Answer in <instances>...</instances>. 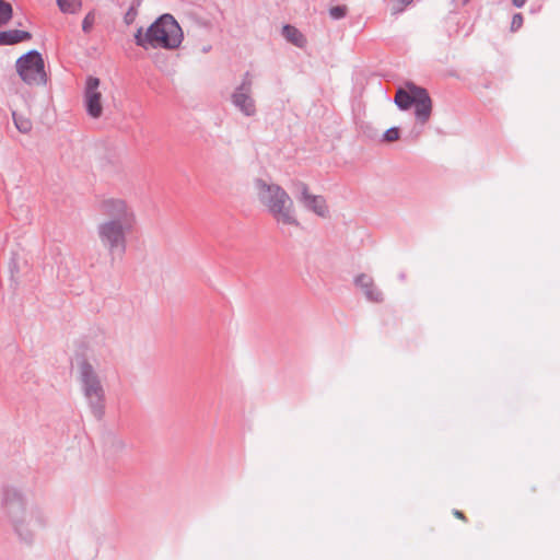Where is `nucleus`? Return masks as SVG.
<instances>
[{
  "label": "nucleus",
  "instance_id": "nucleus-1",
  "mask_svg": "<svg viewBox=\"0 0 560 560\" xmlns=\"http://www.w3.org/2000/svg\"><path fill=\"white\" fill-rule=\"evenodd\" d=\"M255 194L258 202L278 224L299 225L293 201L282 187L259 179L255 183Z\"/></svg>",
  "mask_w": 560,
  "mask_h": 560
},
{
  "label": "nucleus",
  "instance_id": "nucleus-2",
  "mask_svg": "<svg viewBox=\"0 0 560 560\" xmlns=\"http://www.w3.org/2000/svg\"><path fill=\"white\" fill-rule=\"evenodd\" d=\"M135 37L137 45L144 49H174L182 43L183 32L179 24L171 14H164L144 32L139 30Z\"/></svg>",
  "mask_w": 560,
  "mask_h": 560
},
{
  "label": "nucleus",
  "instance_id": "nucleus-3",
  "mask_svg": "<svg viewBox=\"0 0 560 560\" xmlns=\"http://www.w3.org/2000/svg\"><path fill=\"white\" fill-rule=\"evenodd\" d=\"M15 69L21 80L27 85H44L47 81L44 59L36 50H31L18 58Z\"/></svg>",
  "mask_w": 560,
  "mask_h": 560
},
{
  "label": "nucleus",
  "instance_id": "nucleus-4",
  "mask_svg": "<svg viewBox=\"0 0 560 560\" xmlns=\"http://www.w3.org/2000/svg\"><path fill=\"white\" fill-rule=\"evenodd\" d=\"M133 226H127L124 223H119L117 220H107L98 226V235L101 242L110 250H125L126 232L132 230Z\"/></svg>",
  "mask_w": 560,
  "mask_h": 560
},
{
  "label": "nucleus",
  "instance_id": "nucleus-5",
  "mask_svg": "<svg viewBox=\"0 0 560 560\" xmlns=\"http://www.w3.org/2000/svg\"><path fill=\"white\" fill-rule=\"evenodd\" d=\"M101 212L109 218V220H117L127 226H135L136 214L132 208L126 200L120 198H107L100 203Z\"/></svg>",
  "mask_w": 560,
  "mask_h": 560
},
{
  "label": "nucleus",
  "instance_id": "nucleus-6",
  "mask_svg": "<svg viewBox=\"0 0 560 560\" xmlns=\"http://www.w3.org/2000/svg\"><path fill=\"white\" fill-rule=\"evenodd\" d=\"M100 85V79L93 77L85 83L84 104L88 114L93 118H100L103 114V93Z\"/></svg>",
  "mask_w": 560,
  "mask_h": 560
},
{
  "label": "nucleus",
  "instance_id": "nucleus-7",
  "mask_svg": "<svg viewBox=\"0 0 560 560\" xmlns=\"http://www.w3.org/2000/svg\"><path fill=\"white\" fill-rule=\"evenodd\" d=\"M79 371H80L81 380L84 384V390H85L86 397L92 402H98L103 397V389H102V386H101L97 377L95 376V374L92 370V366L88 362L81 360L79 362Z\"/></svg>",
  "mask_w": 560,
  "mask_h": 560
},
{
  "label": "nucleus",
  "instance_id": "nucleus-8",
  "mask_svg": "<svg viewBox=\"0 0 560 560\" xmlns=\"http://www.w3.org/2000/svg\"><path fill=\"white\" fill-rule=\"evenodd\" d=\"M295 190L298 192V200L302 202L306 208L314 211L319 217H326L328 213V207L323 197L312 195L306 184L302 182L294 183Z\"/></svg>",
  "mask_w": 560,
  "mask_h": 560
},
{
  "label": "nucleus",
  "instance_id": "nucleus-9",
  "mask_svg": "<svg viewBox=\"0 0 560 560\" xmlns=\"http://www.w3.org/2000/svg\"><path fill=\"white\" fill-rule=\"evenodd\" d=\"M12 117L16 129L22 133H28L33 128L30 117V108L26 104L15 105L12 109Z\"/></svg>",
  "mask_w": 560,
  "mask_h": 560
},
{
  "label": "nucleus",
  "instance_id": "nucleus-10",
  "mask_svg": "<svg viewBox=\"0 0 560 560\" xmlns=\"http://www.w3.org/2000/svg\"><path fill=\"white\" fill-rule=\"evenodd\" d=\"M416 101H415V107H416V116L419 120L422 122H425L432 110V102L428 94V92L422 89L421 91H416Z\"/></svg>",
  "mask_w": 560,
  "mask_h": 560
},
{
  "label": "nucleus",
  "instance_id": "nucleus-11",
  "mask_svg": "<svg viewBox=\"0 0 560 560\" xmlns=\"http://www.w3.org/2000/svg\"><path fill=\"white\" fill-rule=\"evenodd\" d=\"M249 86L242 85L240 90L233 95L234 104L246 115L255 113V105L248 95Z\"/></svg>",
  "mask_w": 560,
  "mask_h": 560
},
{
  "label": "nucleus",
  "instance_id": "nucleus-12",
  "mask_svg": "<svg viewBox=\"0 0 560 560\" xmlns=\"http://www.w3.org/2000/svg\"><path fill=\"white\" fill-rule=\"evenodd\" d=\"M32 34L21 30H8L0 32V46L15 45L22 42L30 40Z\"/></svg>",
  "mask_w": 560,
  "mask_h": 560
},
{
  "label": "nucleus",
  "instance_id": "nucleus-13",
  "mask_svg": "<svg viewBox=\"0 0 560 560\" xmlns=\"http://www.w3.org/2000/svg\"><path fill=\"white\" fill-rule=\"evenodd\" d=\"M422 88L416 85H408V90L399 89L395 95V103L401 109H408L416 101V91H421Z\"/></svg>",
  "mask_w": 560,
  "mask_h": 560
},
{
  "label": "nucleus",
  "instance_id": "nucleus-14",
  "mask_svg": "<svg viewBox=\"0 0 560 560\" xmlns=\"http://www.w3.org/2000/svg\"><path fill=\"white\" fill-rule=\"evenodd\" d=\"M282 34L288 42L300 48L304 47L306 44V38L304 35L292 25H284L282 28Z\"/></svg>",
  "mask_w": 560,
  "mask_h": 560
},
{
  "label": "nucleus",
  "instance_id": "nucleus-15",
  "mask_svg": "<svg viewBox=\"0 0 560 560\" xmlns=\"http://www.w3.org/2000/svg\"><path fill=\"white\" fill-rule=\"evenodd\" d=\"M13 16V8L12 5L4 1L0 0V27L8 24L9 21Z\"/></svg>",
  "mask_w": 560,
  "mask_h": 560
},
{
  "label": "nucleus",
  "instance_id": "nucleus-16",
  "mask_svg": "<svg viewBox=\"0 0 560 560\" xmlns=\"http://www.w3.org/2000/svg\"><path fill=\"white\" fill-rule=\"evenodd\" d=\"M57 3L65 13H77L81 8V0H57Z\"/></svg>",
  "mask_w": 560,
  "mask_h": 560
},
{
  "label": "nucleus",
  "instance_id": "nucleus-17",
  "mask_svg": "<svg viewBox=\"0 0 560 560\" xmlns=\"http://www.w3.org/2000/svg\"><path fill=\"white\" fill-rule=\"evenodd\" d=\"M355 284L365 291L369 288H373L374 282L368 275H360L355 278Z\"/></svg>",
  "mask_w": 560,
  "mask_h": 560
},
{
  "label": "nucleus",
  "instance_id": "nucleus-18",
  "mask_svg": "<svg viewBox=\"0 0 560 560\" xmlns=\"http://www.w3.org/2000/svg\"><path fill=\"white\" fill-rule=\"evenodd\" d=\"M364 294L372 302H381L383 300L381 291L374 284L373 288L365 290Z\"/></svg>",
  "mask_w": 560,
  "mask_h": 560
},
{
  "label": "nucleus",
  "instance_id": "nucleus-19",
  "mask_svg": "<svg viewBox=\"0 0 560 560\" xmlns=\"http://www.w3.org/2000/svg\"><path fill=\"white\" fill-rule=\"evenodd\" d=\"M364 294L372 302H381L383 300L381 291L374 284L373 288L365 290Z\"/></svg>",
  "mask_w": 560,
  "mask_h": 560
},
{
  "label": "nucleus",
  "instance_id": "nucleus-20",
  "mask_svg": "<svg viewBox=\"0 0 560 560\" xmlns=\"http://www.w3.org/2000/svg\"><path fill=\"white\" fill-rule=\"evenodd\" d=\"M384 139L388 142H393L399 139V130L398 128H389L384 133Z\"/></svg>",
  "mask_w": 560,
  "mask_h": 560
},
{
  "label": "nucleus",
  "instance_id": "nucleus-21",
  "mask_svg": "<svg viewBox=\"0 0 560 560\" xmlns=\"http://www.w3.org/2000/svg\"><path fill=\"white\" fill-rule=\"evenodd\" d=\"M346 12H347V8L341 7V5L332 7L329 11L331 18H334V19L343 18L346 15Z\"/></svg>",
  "mask_w": 560,
  "mask_h": 560
},
{
  "label": "nucleus",
  "instance_id": "nucleus-22",
  "mask_svg": "<svg viewBox=\"0 0 560 560\" xmlns=\"http://www.w3.org/2000/svg\"><path fill=\"white\" fill-rule=\"evenodd\" d=\"M94 21H95L94 13L90 12L89 14H86V16L84 18L83 23H82L83 31L90 32V30L92 28V26L94 24Z\"/></svg>",
  "mask_w": 560,
  "mask_h": 560
},
{
  "label": "nucleus",
  "instance_id": "nucleus-23",
  "mask_svg": "<svg viewBox=\"0 0 560 560\" xmlns=\"http://www.w3.org/2000/svg\"><path fill=\"white\" fill-rule=\"evenodd\" d=\"M523 25V15L521 13H516L513 15L512 18V22H511V31L512 32H515L517 30H520Z\"/></svg>",
  "mask_w": 560,
  "mask_h": 560
},
{
  "label": "nucleus",
  "instance_id": "nucleus-24",
  "mask_svg": "<svg viewBox=\"0 0 560 560\" xmlns=\"http://www.w3.org/2000/svg\"><path fill=\"white\" fill-rule=\"evenodd\" d=\"M453 514H454V516H455V517H457V518H459V520H462V521H466V516L464 515V513H463V512H460V511H458V510H455V511L453 512Z\"/></svg>",
  "mask_w": 560,
  "mask_h": 560
},
{
  "label": "nucleus",
  "instance_id": "nucleus-25",
  "mask_svg": "<svg viewBox=\"0 0 560 560\" xmlns=\"http://www.w3.org/2000/svg\"><path fill=\"white\" fill-rule=\"evenodd\" d=\"M513 4L516 7V8H522L526 0H512Z\"/></svg>",
  "mask_w": 560,
  "mask_h": 560
},
{
  "label": "nucleus",
  "instance_id": "nucleus-26",
  "mask_svg": "<svg viewBox=\"0 0 560 560\" xmlns=\"http://www.w3.org/2000/svg\"><path fill=\"white\" fill-rule=\"evenodd\" d=\"M401 4L408 5L412 2V0H398Z\"/></svg>",
  "mask_w": 560,
  "mask_h": 560
}]
</instances>
